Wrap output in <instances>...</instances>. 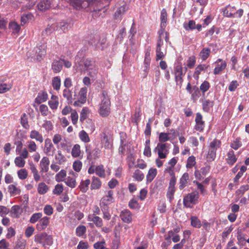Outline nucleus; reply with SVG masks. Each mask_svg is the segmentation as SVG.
Here are the masks:
<instances>
[{
    "instance_id": "obj_1",
    "label": "nucleus",
    "mask_w": 249,
    "mask_h": 249,
    "mask_svg": "<svg viewBox=\"0 0 249 249\" xmlns=\"http://www.w3.org/2000/svg\"><path fill=\"white\" fill-rule=\"evenodd\" d=\"M71 5L76 10L86 9L89 7L95 6L96 8H93L91 16L94 19L102 16L101 12L105 13V10L98 7L100 0H70Z\"/></svg>"
},
{
    "instance_id": "obj_2",
    "label": "nucleus",
    "mask_w": 249,
    "mask_h": 249,
    "mask_svg": "<svg viewBox=\"0 0 249 249\" xmlns=\"http://www.w3.org/2000/svg\"><path fill=\"white\" fill-rule=\"evenodd\" d=\"M75 62L78 63L79 66H84L86 70L89 71L88 75L92 77L95 78L98 72L97 69L95 67V62L89 58L85 57L81 58L79 54L75 57Z\"/></svg>"
},
{
    "instance_id": "obj_3",
    "label": "nucleus",
    "mask_w": 249,
    "mask_h": 249,
    "mask_svg": "<svg viewBox=\"0 0 249 249\" xmlns=\"http://www.w3.org/2000/svg\"><path fill=\"white\" fill-rule=\"evenodd\" d=\"M101 99L100 114L102 116L106 117L108 116L110 112V102L105 90L102 91Z\"/></svg>"
},
{
    "instance_id": "obj_4",
    "label": "nucleus",
    "mask_w": 249,
    "mask_h": 249,
    "mask_svg": "<svg viewBox=\"0 0 249 249\" xmlns=\"http://www.w3.org/2000/svg\"><path fill=\"white\" fill-rule=\"evenodd\" d=\"M35 241L43 244L44 246L45 245L51 246L53 243V239L51 235H48L46 232H43L35 235Z\"/></svg>"
},
{
    "instance_id": "obj_5",
    "label": "nucleus",
    "mask_w": 249,
    "mask_h": 249,
    "mask_svg": "<svg viewBox=\"0 0 249 249\" xmlns=\"http://www.w3.org/2000/svg\"><path fill=\"white\" fill-rule=\"evenodd\" d=\"M198 198V193L197 191L193 192L184 197L183 204L186 207H191V204H194Z\"/></svg>"
},
{
    "instance_id": "obj_6",
    "label": "nucleus",
    "mask_w": 249,
    "mask_h": 249,
    "mask_svg": "<svg viewBox=\"0 0 249 249\" xmlns=\"http://www.w3.org/2000/svg\"><path fill=\"white\" fill-rule=\"evenodd\" d=\"M156 150H158V156L160 159H165L169 152L168 144L159 143L155 149V151Z\"/></svg>"
},
{
    "instance_id": "obj_7",
    "label": "nucleus",
    "mask_w": 249,
    "mask_h": 249,
    "mask_svg": "<svg viewBox=\"0 0 249 249\" xmlns=\"http://www.w3.org/2000/svg\"><path fill=\"white\" fill-rule=\"evenodd\" d=\"M113 191L111 190L107 192V195L105 196H104L100 202V205L102 204L104 206H107L109 204L113 202Z\"/></svg>"
},
{
    "instance_id": "obj_8",
    "label": "nucleus",
    "mask_w": 249,
    "mask_h": 249,
    "mask_svg": "<svg viewBox=\"0 0 249 249\" xmlns=\"http://www.w3.org/2000/svg\"><path fill=\"white\" fill-rule=\"evenodd\" d=\"M195 121L196 123L195 129L197 131H202L204 128V122L202 121V116L200 113L196 114Z\"/></svg>"
},
{
    "instance_id": "obj_9",
    "label": "nucleus",
    "mask_w": 249,
    "mask_h": 249,
    "mask_svg": "<svg viewBox=\"0 0 249 249\" xmlns=\"http://www.w3.org/2000/svg\"><path fill=\"white\" fill-rule=\"evenodd\" d=\"M47 46L46 44H43L40 45L37 49L36 51V53H37L36 59L40 61L42 57L44 56L46 53V49Z\"/></svg>"
},
{
    "instance_id": "obj_10",
    "label": "nucleus",
    "mask_w": 249,
    "mask_h": 249,
    "mask_svg": "<svg viewBox=\"0 0 249 249\" xmlns=\"http://www.w3.org/2000/svg\"><path fill=\"white\" fill-rule=\"evenodd\" d=\"M38 9L41 11H45L51 7V1L49 0H43L37 4Z\"/></svg>"
},
{
    "instance_id": "obj_11",
    "label": "nucleus",
    "mask_w": 249,
    "mask_h": 249,
    "mask_svg": "<svg viewBox=\"0 0 249 249\" xmlns=\"http://www.w3.org/2000/svg\"><path fill=\"white\" fill-rule=\"evenodd\" d=\"M49 223V218L45 216L41 219L38 224H37L36 228L38 230H42L45 229Z\"/></svg>"
},
{
    "instance_id": "obj_12",
    "label": "nucleus",
    "mask_w": 249,
    "mask_h": 249,
    "mask_svg": "<svg viewBox=\"0 0 249 249\" xmlns=\"http://www.w3.org/2000/svg\"><path fill=\"white\" fill-rule=\"evenodd\" d=\"M120 217L122 220L125 223H130L132 220L131 213L128 210H124L121 212Z\"/></svg>"
},
{
    "instance_id": "obj_13",
    "label": "nucleus",
    "mask_w": 249,
    "mask_h": 249,
    "mask_svg": "<svg viewBox=\"0 0 249 249\" xmlns=\"http://www.w3.org/2000/svg\"><path fill=\"white\" fill-rule=\"evenodd\" d=\"M62 67V61L61 59L59 60H54L52 65V69L55 73L60 72Z\"/></svg>"
},
{
    "instance_id": "obj_14",
    "label": "nucleus",
    "mask_w": 249,
    "mask_h": 249,
    "mask_svg": "<svg viewBox=\"0 0 249 249\" xmlns=\"http://www.w3.org/2000/svg\"><path fill=\"white\" fill-rule=\"evenodd\" d=\"M50 164V160L49 158L46 157H44L40 161V167L41 171L47 172L49 170V165Z\"/></svg>"
},
{
    "instance_id": "obj_15",
    "label": "nucleus",
    "mask_w": 249,
    "mask_h": 249,
    "mask_svg": "<svg viewBox=\"0 0 249 249\" xmlns=\"http://www.w3.org/2000/svg\"><path fill=\"white\" fill-rule=\"evenodd\" d=\"M189 179V174L187 173L183 174L181 178L180 179L179 188L180 190L183 189L187 185L188 181Z\"/></svg>"
},
{
    "instance_id": "obj_16",
    "label": "nucleus",
    "mask_w": 249,
    "mask_h": 249,
    "mask_svg": "<svg viewBox=\"0 0 249 249\" xmlns=\"http://www.w3.org/2000/svg\"><path fill=\"white\" fill-rule=\"evenodd\" d=\"M223 14L227 17H235V9L229 6L223 11Z\"/></svg>"
},
{
    "instance_id": "obj_17",
    "label": "nucleus",
    "mask_w": 249,
    "mask_h": 249,
    "mask_svg": "<svg viewBox=\"0 0 249 249\" xmlns=\"http://www.w3.org/2000/svg\"><path fill=\"white\" fill-rule=\"evenodd\" d=\"M102 142L106 148H110L112 147V141L108 138L106 133H103V138L102 140Z\"/></svg>"
},
{
    "instance_id": "obj_18",
    "label": "nucleus",
    "mask_w": 249,
    "mask_h": 249,
    "mask_svg": "<svg viewBox=\"0 0 249 249\" xmlns=\"http://www.w3.org/2000/svg\"><path fill=\"white\" fill-rule=\"evenodd\" d=\"M30 137L31 139H35L40 142H42L43 141L42 136L36 130H32L31 132Z\"/></svg>"
},
{
    "instance_id": "obj_19",
    "label": "nucleus",
    "mask_w": 249,
    "mask_h": 249,
    "mask_svg": "<svg viewBox=\"0 0 249 249\" xmlns=\"http://www.w3.org/2000/svg\"><path fill=\"white\" fill-rule=\"evenodd\" d=\"M87 89L86 88H82L79 93V99L82 104L86 102L87 99Z\"/></svg>"
},
{
    "instance_id": "obj_20",
    "label": "nucleus",
    "mask_w": 249,
    "mask_h": 249,
    "mask_svg": "<svg viewBox=\"0 0 249 249\" xmlns=\"http://www.w3.org/2000/svg\"><path fill=\"white\" fill-rule=\"evenodd\" d=\"M167 14L165 9H163L161 12L160 20L161 24L160 27L165 28L166 25Z\"/></svg>"
},
{
    "instance_id": "obj_21",
    "label": "nucleus",
    "mask_w": 249,
    "mask_h": 249,
    "mask_svg": "<svg viewBox=\"0 0 249 249\" xmlns=\"http://www.w3.org/2000/svg\"><path fill=\"white\" fill-rule=\"evenodd\" d=\"M48 189V187L44 182L39 183L38 185L37 191L39 194H45L47 192Z\"/></svg>"
},
{
    "instance_id": "obj_22",
    "label": "nucleus",
    "mask_w": 249,
    "mask_h": 249,
    "mask_svg": "<svg viewBox=\"0 0 249 249\" xmlns=\"http://www.w3.org/2000/svg\"><path fill=\"white\" fill-rule=\"evenodd\" d=\"M89 219L92 221L97 227H101L102 226V219L97 216L89 215Z\"/></svg>"
},
{
    "instance_id": "obj_23",
    "label": "nucleus",
    "mask_w": 249,
    "mask_h": 249,
    "mask_svg": "<svg viewBox=\"0 0 249 249\" xmlns=\"http://www.w3.org/2000/svg\"><path fill=\"white\" fill-rule=\"evenodd\" d=\"M211 50L208 48H203L200 53V56L203 60H206L209 56Z\"/></svg>"
},
{
    "instance_id": "obj_24",
    "label": "nucleus",
    "mask_w": 249,
    "mask_h": 249,
    "mask_svg": "<svg viewBox=\"0 0 249 249\" xmlns=\"http://www.w3.org/2000/svg\"><path fill=\"white\" fill-rule=\"evenodd\" d=\"M95 169H96V174L97 175L101 178L105 177V171L103 165L101 164L100 165L96 166Z\"/></svg>"
},
{
    "instance_id": "obj_25",
    "label": "nucleus",
    "mask_w": 249,
    "mask_h": 249,
    "mask_svg": "<svg viewBox=\"0 0 249 249\" xmlns=\"http://www.w3.org/2000/svg\"><path fill=\"white\" fill-rule=\"evenodd\" d=\"M48 98L47 93L45 92L39 93L36 99V102L37 103H41L47 100Z\"/></svg>"
},
{
    "instance_id": "obj_26",
    "label": "nucleus",
    "mask_w": 249,
    "mask_h": 249,
    "mask_svg": "<svg viewBox=\"0 0 249 249\" xmlns=\"http://www.w3.org/2000/svg\"><path fill=\"white\" fill-rule=\"evenodd\" d=\"M157 175L156 169L151 168L146 176L147 180L148 182H151Z\"/></svg>"
},
{
    "instance_id": "obj_27",
    "label": "nucleus",
    "mask_w": 249,
    "mask_h": 249,
    "mask_svg": "<svg viewBox=\"0 0 249 249\" xmlns=\"http://www.w3.org/2000/svg\"><path fill=\"white\" fill-rule=\"evenodd\" d=\"M58 26L64 32L67 31L71 27L70 23H68L66 21H62L59 22Z\"/></svg>"
},
{
    "instance_id": "obj_28",
    "label": "nucleus",
    "mask_w": 249,
    "mask_h": 249,
    "mask_svg": "<svg viewBox=\"0 0 249 249\" xmlns=\"http://www.w3.org/2000/svg\"><path fill=\"white\" fill-rule=\"evenodd\" d=\"M101 182L100 179L97 177H93L92 181L91 184V188L92 189H97L100 187Z\"/></svg>"
},
{
    "instance_id": "obj_29",
    "label": "nucleus",
    "mask_w": 249,
    "mask_h": 249,
    "mask_svg": "<svg viewBox=\"0 0 249 249\" xmlns=\"http://www.w3.org/2000/svg\"><path fill=\"white\" fill-rule=\"evenodd\" d=\"M61 85L60 79L58 77L56 76L53 78L52 80V85L53 89L55 90H58L60 89Z\"/></svg>"
},
{
    "instance_id": "obj_30",
    "label": "nucleus",
    "mask_w": 249,
    "mask_h": 249,
    "mask_svg": "<svg viewBox=\"0 0 249 249\" xmlns=\"http://www.w3.org/2000/svg\"><path fill=\"white\" fill-rule=\"evenodd\" d=\"M8 191L9 193L13 196L20 194V190L17 188L14 185H10L8 187Z\"/></svg>"
},
{
    "instance_id": "obj_31",
    "label": "nucleus",
    "mask_w": 249,
    "mask_h": 249,
    "mask_svg": "<svg viewBox=\"0 0 249 249\" xmlns=\"http://www.w3.org/2000/svg\"><path fill=\"white\" fill-rule=\"evenodd\" d=\"M20 208L18 206L15 205L12 207L11 213L12 216L14 217H18L20 213Z\"/></svg>"
},
{
    "instance_id": "obj_32",
    "label": "nucleus",
    "mask_w": 249,
    "mask_h": 249,
    "mask_svg": "<svg viewBox=\"0 0 249 249\" xmlns=\"http://www.w3.org/2000/svg\"><path fill=\"white\" fill-rule=\"evenodd\" d=\"M65 182L67 185L71 188H74L75 186L76 181L73 178L68 177L65 179Z\"/></svg>"
},
{
    "instance_id": "obj_33",
    "label": "nucleus",
    "mask_w": 249,
    "mask_h": 249,
    "mask_svg": "<svg viewBox=\"0 0 249 249\" xmlns=\"http://www.w3.org/2000/svg\"><path fill=\"white\" fill-rule=\"evenodd\" d=\"M228 162L231 165L235 162L237 160L233 151H231L228 153Z\"/></svg>"
},
{
    "instance_id": "obj_34",
    "label": "nucleus",
    "mask_w": 249,
    "mask_h": 249,
    "mask_svg": "<svg viewBox=\"0 0 249 249\" xmlns=\"http://www.w3.org/2000/svg\"><path fill=\"white\" fill-rule=\"evenodd\" d=\"M80 145L78 144H75L71 151V155L73 157H77L80 154Z\"/></svg>"
},
{
    "instance_id": "obj_35",
    "label": "nucleus",
    "mask_w": 249,
    "mask_h": 249,
    "mask_svg": "<svg viewBox=\"0 0 249 249\" xmlns=\"http://www.w3.org/2000/svg\"><path fill=\"white\" fill-rule=\"evenodd\" d=\"M21 124L22 125V126L28 129L29 128V125L28 124V119L27 115L25 113H24L21 117Z\"/></svg>"
},
{
    "instance_id": "obj_36",
    "label": "nucleus",
    "mask_w": 249,
    "mask_h": 249,
    "mask_svg": "<svg viewBox=\"0 0 249 249\" xmlns=\"http://www.w3.org/2000/svg\"><path fill=\"white\" fill-rule=\"evenodd\" d=\"M53 147V144L51 142L50 139H47L45 142V150L46 153H48L52 150V148Z\"/></svg>"
},
{
    "instance_id": "obj_37",
    "label": "nucleus",
    "mask_w": 249,
    "mask_h": 249,
    "mask_svg": "<svg viewBox=\"0 0 249 249\" xmlns=\"http://www.w3.org/2000/svg\"><path fill=\"white\" fill-rule=\"evenodd\" d=\"M207 67H208L205 65H199L197 66L194 74V77L196 76V78H198L200 72L203 71L205 69H207Z\"/></svg>"
},
{
    "instance_id": "obj_38",
    "label": "nucleus",
    "mask_w": 249,
    "mask_h": 249,
    "mask_svg": "<svg viewBox=\"0 0 249 249\" xmlns=\"http://www.w3.org/2000/svg\"><path fill=\"white\" fill-rule=\"evenodd\" d=\"M86 152L89 154L88 156V159L89 158L90 156H91V154L94 157V159L97 158L100 154V150L99 148H96L90 152L88 149H86Z\"/></svg>"
},
{
    "instance_id": "obj_39",
    "label": "nucleus",
    "mask_w": 249,
    "mask_h": 249,
    "mask_svg": "<svg viewBox=\"0 0 249 249\" xmlns=\"http://www.w3.org/2000/svg\"><path fill=\"white\" fill-rule=\"evenodd\" d=\"M90 183V181L89 179H86L85 181H82L80 186L81 190L83 192H86L88 190V187Z\"/></svg>"
},
{
    "instance_id": "obj_40",
    "label": "nucleus",
    "mask_w": 249,
    "mask_h": 249,
    "mask_svg": "<svg viewBox=\"0 0 249 249\" xmlns=\"http://www.w3.org/2000/svg\"><path fill=\"white\" fill-rule=\"evenodd\" d=\"M191 225L196 228H200L201 227L200 221L198 219L197 217L193 216L191 218Z\"/></svg>"
},
{
    "instance_id": "obj_41",
    "label": "nucleus",
    "mask_w": 249,
    "mask_h": 249,
    "mask_svg": "<svg viewBox=\"0 0 249 249\" xmlns=\"http://www.w3.org/2000/svg\"><path fill=\"white\" fill-rule=\"evenodd\" d=\"M18 175L20 179H25L28 176V172L25 169H22L18 172Z\"/></svg>"
},
{
    "instance_id": "obj_42",
    "label": "nucleus",
    "mask_w": 249,
    "mask_h": 249,
    "mask_svg": "<svg viewBox=\"0 0 249 249\" xmlns=\"http://www.w3.org/2000/svg\"><path fill=\"white\" fill-rule=\"evenodd\" d=\"M196 25L195 21L194 20H190L188 24H184V27L186 30H192L196 29Z\"/></svg>"
},
{
    "instance_id": "obj_43",
    "label": "nucleus",
    "mask_w": 249,
    "mask_h": 249,
    "mask_svg": "<svg viewBox=\"0 0 249 249\" xmlns=\"http://www.w3.org/2000/svg\"><path fill=\"white\" fill-rule=\"evenodd\" d=\"M238 244L241 246H244L245 244L246 239L242 235L241 231H237Z\"/></svg>"
},
{
    "instance_id": "obj_44",
    "label": "nucleus",
    "mask_w": 249,
    "mask_h": 249,
    "mask_svg": "<svg viewBox=\"0 0 249 249\" xmlns=\"http://www.w3.org/2000/svg\"><path fill=\"white\" fill-rule=\"evenodd\" d=\"M216 150L209 148L207 158L210 160H213L216 156Z\"/></svg>"
},
{
    "instance_id": "obj_45",
    "label": "nucleus",
    "mask_w": 249,
    "mask_h": 249,
    "mask_svg": "<svg viewBox=\"0 0 249 249\" xmlns=\"http://www.w3.org/2000/svg\"><path fill=\"white\" fill-rule=\"evenodd\" d=\"M66 171L64 170H62L56 175V180L57 182L63 181V179L66 177Z\"/></svg>"
},
{
    "instance_id": "obj_46",
    "label": "nucleus",
    "mask_w": 249,
    "mask_h": 249,
    "mask_svg": "<svg viewBox=\"0 0 249 249\" xmlns=\"http://www.w3.org/2000/svg\"><path fill=\"white\" fill-rule=\"evenodd\" d=\"M63 95L69 102L71 103L72 102L71 93V91L69 89H64L63 90Z\"/></svg>"
},
{
    "instance_id": "obj_47",
    "label": "nucleus",
    "mask_w": 249,
    "mask_h": 249,
    "mask_svg": "<svg viewBox=\"0 0 249 249\" xmlns=\"http://www.w3.org/2000/svg\"><path fill=\"white\" fill-rule=\"evenodd\" d=\"M226 67V63L222 62L220 66L216 67L214 70L213 73L214 74L220 73Z\"/></svg>"
},
{
    "instance_id": "obj_48",
    "label": "nucleus",
    "mask_w": 249,
    "mask_h": 249,
    "mask_svg": "<svg viewBox=\"0 0 249 249\" xmlns=\"http://www.w3.org/2000/svg\"><path fill=\"white\" fill-rule=\"evenodd\" d=\"M150 53L148 52H147L145 53V59H144V65H145V68L144 70L145 71H146L149 68L150 63Z\"/></svg>"
},
{
    "instance_id": "obj_49",
    "label": "nucleus",
    "mask_w": 249,
    "mask_h": 249,
    "mask_svg": "<svg viewBox=\"0 0 249 249\" xmlns=\"http://www.w3.org/2000/svg\"><path fill=\"white\" fill-rule=\"evenodd\" d=\"M249 189V185H243L240 187V189L237 190L236 191V194L239 196L240 195H243L245 191L248 190Z\"/></svg>"
},
{
    "instance_id": "obj_50",
    "label": "nucleus",
    "mask_w": 249,
    "mask_h": 249,
    "mask_svg": "<svg viewBox=\"0 0 249 249\" xmlns=\"http://www.w3.org/2000/svg\"><path fill=\"white\" fill-rule=\"evenodd\" d=\"M79 137L81 140L85 142H87L89 141V137L88 134L84 130H82L80 132Z\"/></svg>"
},
{
    "instance_id": "obj_51",
    "label": "nucleus",
    "mask_w": 249,
    "mask_h": 249,
    "mask_svg": "<svg viewBox=\"0 0 249 249\" xmlns=\"http://www.w3.org/2000/svg\"><path fill=\"white\" fill-rule=\"evenodd\" d=\"M33 17L31 13H29L28 14H24L21 17V25H23L25 24L28 19H31Z\"/></svg>"
},
{
    "instance_id": "obj_52",
    "label": "nucleus",
    "mask_w": 249,
    "mask_h": 249,
    "mask_svg": "<svg viewBox=\"0 0 249 249\" xmlns=\"http://www.w3.org/2000/svg\"><path fill=\"white\" fill-rule=\"evenodd\" d=\"M133 177L138 181H141L144 178V175L139 170H136L133 175Z\"/></svg>"
},
{
    "instance_id": "obj_53",
    "label": "nucleus",
    "mask_w": 249,
    "mask_h": 249,
    "mask_svg": "<svg viewBox=\"0 0 249 249\" xmlns=\"http://www.w3.org/2000/svg\"><path fill=\"white\" fill-rule=\"evenodd\" d=\"M16 165L19 167H24L25 161L21 158V157H18L15 160Z\"/></svg>"
},
{
    "instance_id": "obj_54",
    "label": "nucleus",
    "mask_w": 249,
    "mask_h": 249,
    "mask_svg": "<svg viewBox=\"0 0 249 249\" xmlns=\"http://www.w3.org/2000/svg\"><path fill=\"white\" fill-rule=\"evenodd\" d=\"M86 228L84 226H79L76 229V232L78 236H82L86 232Z\"/></svg>"
},
{
    "instance_id": "obj_55",
    "label": "nucleus",
    "mask_w": 249,
    "mask_h": 249,
    "mask_svg": "<svg viewBox=\"0 0 249 249\" xmlns=\"http://www.w3.org/2000/svg\"><path fill=\"white\" fill-rule=\"evenodd\" d=\"M196 164V159L194 156H190L188 158L186 166L187 168H191Z\"/></svg>"
},
{
    "instance_id": "obj_56",
    "label": "nucleus",
    "mask_w": 249,
    "mask_h": 249,
    "mask_svg": "<svg viewBox=\"0 0 249 249\" xmlns=\"http://www.w3.org/2000/svg\"><path fill=\"white\" fill-rule=\"evenodd\" d=\"M159 139L160 142H164L168 141L169 137L167 133L162 132L160 134Z\"/></svg>"
},
{
    "instance_id": "obj_57",
    "label": "nucleus",
    "mask_w": 249,
    "mask_h": 249,
    "mask_svg": "<svg viewBox=\"0 0 249 249\" xmlns=\"http://www.w3.org/2000/svg\"><path fill=\"white\" fill-rule=\"evenodd\" d=\"M63 191V187L61 184H57L53 191V193L57 195H59Z\"/></svg>"
},
{
    "instance_id": "obj_58",
    "label": "nucleus",
    "mask_w": 249,
    "mask_h": 249,
    "mask_svg": "<svg viewBox=\"0 0 249 249\" xmlns=\"http://www.w3.org/2000/svg\"><path fill=\"white\" fill-rule=\"evenodd\" d=\"M41 216L42 213H39L33 214L30 218V222L32 223L36 222Z\"/></svg>"
},
{
    "instance_id": "obj_59",
    "label": "nucleus",
    "mask_w": 249,
    "mask_h": 249,
    "mask_svg": "<svg viewBox=\"0 0 249 249\" xmlns=\"http://www.w3.org/2000/svg\"><path fill=\"white\" fill-rule=\"evenodd\" d=\"M175 192V188H168V191L167 193V196L171 202L173 199L174 195Z\"/></svg>"
},
{
    "instance_id": "obj_60",
    "label": "nucleus",
    "mask_w": 249,
    "mask_h": 249,
    "mask_svg": "<svg viewBox=\"0 0 249 249\" xmlns=\"http://www.w3.org/2000/svg\"><path fill=\"white\" fill-rule=\"evenodd\" d=\"M220 145V142L216 139H214L210 143V148L217 150V148Z\"/></svg>"
},
{
    "instance_id": "obj_61",
    "label": "nucleus",
    "mask_w": 249,
    "mask_h": 249,
    "mask_svg": "<svg viewBox=\"0 0 249 249\" xmlns=\"http://www.w3.org/2000/svg\"><path fill=\"white\" fill-rule=\"evenodd\" d=\"M64 157L62 155L60 151H58V154L55 156V159L57 160V163L61 164L64 161Z\"/></svg>"
},
{
    "instance_id": "obj_62",
    "label": "nucleus",
    "mask_w": 249,
    "mask_h": 249,
    "mask_svg": "<svg viewBox=\"0 0 249 249\" xmlns=\"http://www.w3.org/2000/svg\"><path fill=\"white\" fill-rule=\"evenodd\" d=\"M82 162L80 160H76L73 164V168L76 172H79L82 167Z\"/></svg>"
},
{
    "instance_id": "obj_63",
    "label": "nucleus",
    "mask_w": 249,
    "mask_h": 249,
    "mask_svg": "<svg viewBox=\"0 0 249 249\" xmlns=\"http://www.w3.org/2000/svg\"><path fill=\"white\" fill-rule=\"evenodd\" d=\"M210 88V84L208 81H205L201 85L200 87V89L203 92H205L207 91Z\"/></svg>"
},
{
    "instance_id": "obj_64",
    "label": "nucleus",
    "mask_w": 249,
    "mask_h": 249,
    "mask_svg": "<svg viewBox=\"0 0 249 249\" xmlns=\"http://www.w3.org/2000/svg\"><path fill=\"white\" fill-rule=\"evenodd\" d=\"M9 244L6 242L5 239H2L0 241V249H9Z\"/></svg>"
}]
</instances>
